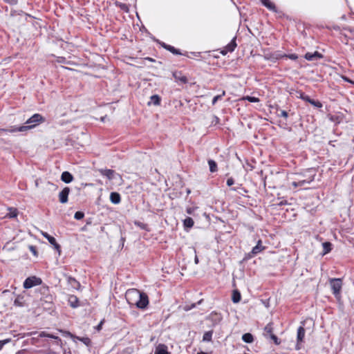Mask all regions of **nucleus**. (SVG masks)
I'll list each match as a JSON object with an SVG mask.
<instances>
[{
  "instance_id": "55",
  "label": "nucleus",
  "mask_w": 354,
  "mask_h": 354,
  "mask_svg": "<svg viewBox=\"0 0 354 354\" xmlns=\"http://www.w3.org/2000/svg\"><path fill=\"white\" fill-rule=\"evenodd\" d=\"M102 322H101L99 325L97 326V329H100L102 326Z\"/></svg>"
},
{
  "instance_id": "42",
  "label": "nucleus",
  "mask_w": 354,
  "mask_h": 354,
  "mask_svg": "<svg viewBox=\"0 0 354 354\" xmlns=\"http://www.w3.org/2000/svg\"><path fill=\"white\" fill-rule=\"evenodd\" d=\"M234 180L232 178H230L227 180V185L228 186H232V185H234Z\"/></svg>"
},
{
  "instance_id": "35",
  "label": "nucleus",
  "mask_w": 354,
  "mask_h": 354,
  "mask_svg": "<svg viewBox=\"0 0 354 354\" xmlns=\"http://www.w3.org/2000/svg\"><path fill=\"white\" fill-rule=\"evenodd\" d=\"M84 216V214L82 212H76L74 215V218L77 220H81Z\"/></svg>"
},
{
  "instance_id": "39",
  "label": "nucleus",
  "mask_w": 354,
  "mask_h": 354,
  "mask_svg": "<svg viewBox=\"0 0 354 354\" xmlns=\"http://www.w3.org/2000/svg\"><path fill=\"white\" fill-rule=\"evenodd\" d=\"M80 340L85 344L86 345H88L91 342V340L88 337H83V338H81Z\"/></svg>"
},
{
  "instance_id": "5",
  "label": "nucleus",
  "mask_w": 354,
  "mask_h": 354,
  "mask_svg": "<svg viewBox=\"0 0 354 354\" xmlns=\"http://www.w3.org/2000/svg\"><path fill=\"white\" fill-rule=\"evenodd\" d=\"M41 279L36 277H28L24 282V288L26 289L30 288L33 286L40 285Z\"/></svg>"
},
{
  "instance_id": "45",
  "label": "nucleus",
  "mask_w": 354,
  "mask_h": 354,
  "mask_svg": "<svg viewBox=\"0 0 354 354\" xmlns=\"http://www.w3.org/2000/svg\"><path fill=\"white\" fill-rule=\"evenodd\" d=\"M194 210V208H193V207H188V208H187L186 212H187V214H192L193 213Z\"/></svg>"
},
{
  "instance_id": "26",
  "label": "nucleus",
  "mask_w": 354,
  "mask_h": 354,
  "mask_svg": "<svg viewBox=\"0 0 354 354\" xmlns=\"http://www.w3.org/2000/svg\"><path fill=\"white\" fill-rule=\"evenodd\" d=\"M208 165L209 167V171L212 173L216 172L217 171V164L216 162L213 160H208Z\"/></svg>"
},
{
  "instance_id": "49",
  "label": "nucleus",
  "mask_w": 354,
  "mask_h": 354,
  "mask_svg": "<svg viewBox=\"0 0 354 354\" xmlns=\"http://www.w3.org/2000/svg\"><path fill=\"white\" fill-rule=\"evenodd\" d=\"M30 250L33 252L34 254H36V251L33 246H30Z\"/></svg>"
},
{
  "instance_id": "21",
  "label": "nucleus",
  "mask_w": 354,
  "mask_h": 354,
  "mask_svg": "<svg viewBox=\"0 0 354 354\" xmlns=\"http://www.w3.org/2000/svg\"><path fill=\"white\" fill-rule=\"evenodd\" d=\"M273 334V326L272 323H268L264 328V335H269L270 337Z\"/></svg>"
},
{
  "instance_id": "8",
  "label": "nucleus",
  "mask_w": 354,
  "mask_h": 354,
  "mask_svg": "<svg viewBox=\"0 0 354 354\" xmlns=\"http://www.w3.org/2000/svg\"><path fill=\"white\" fill-rule=\"evenodd\" d=\"M70 193L69 187H64L59 194V200L62 203H66L68 201V196Z\"/></svg>"
},
{
  "instance_id": "37",
  "label": "nucleus",
  "mask_w": 354,
  "mask_h": 354,
  "mask_svg": "<svg viewBox=\"0 0 354 354\" xmlns=\"http://www.w3.org/2000/svg\"><path fill=\"white\" fill-rule=\"evenodd\" d=\"M278 116L283 117L285 119H286L288 117V112L286 111L280 110L279 111V113L278 114Z\"/></svg>"
},
{
  "instance_id": "17",
  "label": "nucleus",
  "mask_w": 354,
  "mask_h": 354,
  "mask_svg": "<svg viewBox=\"0 0 354 354\" xmlns=\"http://www.w3.org/2000/svg\"><path fill=\"white\" fill-rule=\"evenodd\" d=\"M61 179L66 183H69L73 180V175L68 171H64L62 174Z\"/></svg>"
},
{
  "instance_id": "38",
  "label": "nucleus",
  "mask_w": 354,
  "mask_h": 354,
  "mask_svg": "<svg viewBox=\"0 0 354 354\" xmlns=\"http://www.w3.org/2000/svg\"><path fill=\"white\" fill-rule=\"evenodd\" d=\"M270 338L274 341L275 344H280L281 342L275 335H272V337Z\"/></svg>"
},
{
  "instance_id": "18",
  "label": "nucleus",
  "mask_w": 354,
  "mask_h": 354,
  "mask_svg": "<svg viewBox=\"0 0 354 354\" xmlns=\"http://www.w3.org/2000/svg\"><path fill=\"white\" fill-rule=\"evenodd\" d=\"M31 127H26V125H23L19 127H12L10 129L6 130V131H9L10 133L17 132V131H25L28 129H30Z\"/></svg>"
},
{
  "instance_id": "32",
  "label": "nucleus",
  "mask_w": 354,
  "mask_h": 354,
  "mask_svg": "<svg viewBox=\"0 0 354 354\" xmlns=\"http://www.w3.org/2000/svg\"><path fill=\"white\" fill-rule=\"evenodd\" d=\"M166 49L167 50H169V52L172 53L174 55H181L180 52L179 51V50L175 48L174 46H168L166 47Z\"/></svg>"
},
{
  "instance_id": "36",
  "label": "nucleus",
  "mask_w": 354,
  "mask_h": 354,
  "mask_svg": "<svg viewBox=\"0 0 354 354\" xmlns=\"http://www.w3.org/2000/svg\"><path fill=\"white\" fill-rule=\"evenodd\" d=\"M134 224L140 227L141 229L142 230H146L147 229V225L144 223H142V222H140V221H135L134 222Z\"/></svg>"
},
{
  "instance_id": "59",
  "label": "nucleus",
  "mask_w": 354,
  "mask_h": 354,
  "mask_svg": "<svg viewBox=\"0 0 354 354\" xmlns=\"http://www.w3.org/2000/svg\"><path fill=\"white\" fill-rule=\"evenodd\" d=\"M37 332H32V333H30V335L37 334Z\"/></svg>"
},
{
  "instance_id": "30",
  "label": "nucleus",
  "mask_w": 354,
  "mask_h": 354,
  "mask_svg": "<svg viewBox=\"0 0 354 354\" xmlns=\"http://www.w3.org/2000/svg\"><path fill=\"white\" fill-rule=\"evenodd\" d=\"M282 57H288L292 60H296L298 58V56L296 54H289V55H279L278 57H277V59L278 58H282Z\"/></svg>"
},
{
  "instance_id": "2",
  "label": "nucleus",
  "mask_w": 354,
  "mask_h": 354,
  "mask_svg": "<svg viewBox=\"0 0 354 354\" xmlns=\"http://www.w3.org/2000/svg\"><path fill=\"white\" fill-rule=\"evenodd\" d=\"M315 174H312V171L308 170L304 173L297 174L294 180L290 183L292 188L304 187L312 183L315 179Z\"/></svg>"
},
{
  "instance_id": "28",
  "label": "nucleus",
  "mask_w": 354,
  "mask_h": 354,
  "mask_svg": "<svg viewBox=\"0 0 354 354\" xmlns=\"http://www.w3.org/2000/svg\"><path fill=\"white\" fill-rule=\"evenodd\" d=\"M213 332L212 330L207 331L204 333L203 340L204 342H210L212 338Z\"/></svg>"
},
{
  "instance_id": "44",
  "label": "nucleus",
  "mask_w": 354,
  "mask_h": 354,
  "mask_svg": "<svg viewBox=\"0 0 354 354\" xmlns=\"http://www.w3.org/2000/svg\"><path fill=\"white\" fill-rule=\"evenodd\" d=\"M218 122H219V119H218V118L217 116H215V115H214V116H213V120H212V124H213V123L218 124Z\"/></svg>"
},
{
  "instance_id": "22",
  "label": "nucleus",
  "mask_w": 354,
  "mask_h": 354,
  "mask_svg": "<svg viewBox=\"0 0 354 354\" xmlns=\"http://www.w3.org/2000/svg\"><path fill=\"white\" fill-rule=\"evenodd\" d=\"M262 4L272 11H276L275 5L270 0H261Z\"/></svg>"
},
{
  "instance_id": "20",
  "label": "nucleus",
  "mask_w": 354,
  "mask_h": 354,
  "mask_svg": "<svg viewBox=\"0 0 354 354\" xmlns=\"http://www.w3.org/2000/svg\"><path fill=\"white\" fill-rule=\"evenodd\" d=\"M68 303L72 308H77L79 306V300L75 295H71L69 297Z\"/></svg>"
},
{
  "instance_id": "19",
  "label": "nucleus",
  "mask_w": 354,
  "mask_h": 354,
  "mask_svg": "<svg viewBox=\"0 0 354 354\" xmlns=\"http://www.w3.org/2000/svg\"><path fill=\"white\" fill-rule=\"evenodd\" d=\"M154 354H169L167 348L165 344H159L155 351Z\"/></svg>"
},
{
  "instance_id": "11",
  "label": "nucleus",
  "mask_w": 354,
  "mask_h": 354,
  "mask_svg": "<svg viewBox=\"0 0 354 354\" xmlns=\"http://www.w3.org/2000/svg\"><path fill=\"white\" fill-rule=\"evenodd\" d=\"M173 77L176 82H180L182 84H186L188 82L187 77L183 75L181 72H174L173 73Z\"/></svg>"
},
{
  "instance_id": "40",
  "label": "nucleus",
  "mask_w": 354,
  "mask_h": 354,
  "mask_svg": "<svg viewBox=\"0 0 354 354\" xmlns=\"http://www.w3.org/2000/svg\"><path fill=\"white\" fill-rule=\"evenodd\" d=\"M221 96H222V95H216V96H214V98H213V100H212V104L213 105H214V104L216 103V102H217L219 99H221Z\"/></svg>"
},
{
  "instance_id": "43",
  "label": "nucleus",
  "mask_w": 354,
  "mask_h": 354,
  "mask_svg": "<svg viewBox=\"0 0 354 354\" xmlns=\"http://www.w3.org/2000/svg\"><path fill=\"white\" fill-rule=\"evenodd\" d=\"M342 78L345 81V82H349V83H351V84H354V81L350 80L349 78H348L346 76H342Z\"/></svg>"
},
{
  "instance_id": "10",
  "label": "nucleus",
  "mask_w": 354,
  "mask_h": 354,
  "mask_svg": "<svg viewBox=\"0 0 354 354\" xmlns=\"http://www.w3.org/2000/svg\"><path fill=\"white\" fill-rule=\"evenodd\" d=\"M236 46L235 38H234L221 51L223 55H226L228 52H233Z\"/></svg>"
},
{
  "instance_id": "27",
  "label": "nucleus",
  "mask_w": 354,
  "mask_h": 354,
  "mask_svg": "<svg viewBox=\"0 0 354 354\" xmlns=\"http://www.w3.org/2000/svg\"><path fill=\"white\" fill-rule=\"evenodd\" d=\"M183 224L185 227L190 228L193 227L194 222L191 217H187L183 221Z\"/></svg>"
},
{
  "instance_id": "14",
  "label": "nucleus",
  "mask_w": 354,
  "mask_h": 354,
  "mask_svg": "<svg viewBox=\"0 0 354 354\" xmlns=\"http://www.w3.org/2000/svg\"><path fill=\"white\" fill-rule=\"evenodd\" d=\"M100 173L104 176H106L108 179L111 180L113 178V175L115 174V171L112 169H100Z\"/></svg>"
},
{
  "instance_id": "34",
  "label": "nucleus",
  "mask_w": 354,
  "mask_h": 354,
  "mask_svg": "<svg viewBox=\"0 0 354 354\" xmlns=\"http://www.w3.org/2000/svg\"><path fill=\"white\" fill-rule=\"evenodd\" d=\"M310 104L317 108L322 107V104L319 101H317V100H311V101L310 102Z\"/></svg>"
},
{
  "instance_id": "6",
  "label": "nucleus",
  "mask_w": 354,
  "mask_h": 354,
  "mask_svg": "<svg viewBox=\"0 0 354 354\" xmlns=\"http://www.w3.org/2000/svg\"><path fill=\"white\" fill-rule=\"evenodd\" d=\"M41 234L48 241V242L54 247V248L58 252L59 254L61 253V247L56 241V239L49 235L47 232H41Z\"/></svg>"
},
{
  "instance_id": "50",
  "label": "nucleus",
  "mask_w": 354,
  "mask_h": 354,
  "mask_svg": "<svg viewBox=\"0 0 354 354\" xmlns=\"http://www.w3.org/2000/svg\"><path fill=\"white\" fill-rule=\"evenodd\" d=\"M306 94H304V93H301L300 94V97H300L301 100H304V97H305V96H306Z\"/></svg>"
},
{
  "instance_id": "7",
  "label": "nucleus",
  "mask_w": 354,
  "mask_h": 354,
  "mask_svg": "<svg viewBox=\"0 0 354 354\" xmlns=\"http://www.w3.org/2000/svg\"><path fill=\"white\" fill-rule=\"evenodd\" d=\"M305 329L303 326H299L297 329V345L296 349L299 350L300 348L299 344L303 342V340L305 337Z\"/></svg>"
},
{
  "instance_id": "53",
  "label": "nucleus",
  "mask_w": 354,
  "mask_h": 354,
  "mask_svg": "<svg viewBox=\"0 0 354 354\" xmlns=\"http://www.w3.org/2000/svg\"><path fill=\"white\" fill-rule=\"evenodd\" d=\"M45 354H56V353L52 351H50L46 352Z\"/></svg>"
},
{
  "instance_id": "12",
  "label": "nucleus",
  "mask_w": 354,
  "mask_h": 354,
  "mask_svg": "<svg viewBox=\"0 0 354 354\" xmlns=\"http://www.w3.org/2000/svg\"><path fill=\"white\" fill-rule=\"evenodd\" d=\"M39 337H49V338H51V339H54L55 340H57V344L59 345H61L62 344V339L58 337V336H55L54 335H52V334H50V333H48L46 331H41L39 333V335H38Z\"/></svg>"
},
{
  "instance_id": "48",
  "label": "nucleus",
  "mask_w": 354,
  "mask_h": 354,
  "mask_svg": "<svg viewBox=\"0 0 354 354\" xmlns=\"http://www.w3.org/2000/svg\"><path fill=\"white\" fill-rule=\"evenodd\" d=\"M14 303H15V305H16V306H21V302L19 301V299H18V298H17V299L15 300V302H14Z\"/></svg>"
},
{
  "instance_id": "24",
  "label": "nucleus",
  "mask_w": 354,
  "mask_h": 354,
  "mask_svg": "<svg viewBox=\"0 0 354 354\" xmlns=\"http://www.w3.org/2000/svg\"><path fill=\"white\" fill-rule=\"evenodd\" d=\"M242 339L244 342L250 344L254 342V337L251 333H247L243 335Z\"/></svg>"
},
{
  "instance_id": "23",
  "label": "nucleus",
  "mask_w": 354,
  "mask_h": 354,
  "mask_svg": "<svg viewBox=\"0 0 354 354\" xmlns=\"http://www.w3.org/2000/svg\"><path fill=\"white\" fill-rule=\"evenodd\" d=\"M323 252L322 255H325L329 253L332 250V244L330 242H324L322 243Z\"/></svg>"
},
{
  "instance_id": "4",
  "label": "nucleus",
  "mask_w": 354,
  "mask_h": 354,
  "mask_svg": "<svg viewBox=\"0 0 354 354\" xmlns=\"http://www.w3.org/2000/svg\"><path fill=\"white\" fill-rule=\"evenodd\" d=\"M44 120L45 119L41 115L35 113L26 120V124H28L26 127H31V129L34 128L39 123L44 122Z\"/></svg>"
},
{
  "instance_id": "3",
  "label": "nucleus",
  "mask_w": 354,
  "mask_h": 354,
  "mask_svg": "<svg viewBox=\"0 0 354 354\" xmlns=\"http://www.w3.org/2000/svg\"><path fill=\"white\" fill-rule=\"evenodd\" d=\"M330 285L333 295L337 297L340 295L342 287V281L339 278L330 279Z\"/></svg>"
},
{
  "instance_id": "16",
  "label": "nucleus",
  "mask_w": 354,
  "mask_h": 354,
  "mask_svg": "<svg viewBox=\"0 0 354 354\" xmlns=\"http://www.w3.org/2000/svg\"><path fill=\"white\" fill-rule=\"evenodd\" d=\"M67 281L68 283L75 290H78L80 287V283L75 278L72 277H68Z\"/></svg>"
},
{
  "instance_id": "1",
  "label": "nucleus",
  "mask_w": 354,
  "mask_h": 354,
  "mask_svg": "<svg viewBox=\"0 0 354 354\" xmlns=\"http://www.w3.org/2000/svg\"><path fill=\"white\" fill-rule=\"evenodd\" d=\"M125 298L131 306H136L140 309H145L149 304V298L147 294L141 292L136 288L127 290Z\"/></svg>"
},
{
  "instance_id": "57",
  "label": "nucleus",
  "mask_w": 354,
  "mask_h": 354,
  "mask_svg": "<svg viewBox=\"0 0 354 354\" xmlns=\"http://www.w3.org/2000/svg\"><path fill=\"white\" fill-rule=\"evenodd\" d=\"M32 341H37V339L36 337H32Z\"/></svg>"
},
{
  "instance_id": "15",
  "label": "nucleus",
  "mask_w": 354,
  "mask_h": 354,
  "mask_svg": "<svg viewBox=\"0 0 354 354\" xmlns=\"http://www.w3.org/2000/svg\"><path fill=\"white\" fill-rule=\"evenodd\" d=\"M110 201L113 204H119L121 201V196L118 192H111L110 194Z\"/></svg>"
},
{
  "instance_id": "33",
  "label": "nucleus",
  "mask_w": 354,
  "mask_h": 354,
  "mask_svg": "<svg viewBox=\"0 0 354 354\" xmlns=\"http://www.w3.org/2000/svg\"><path fill=\"white\" fill-rule=\"evenodd\" d=\"M243 100H248V102H259V99L258 97H253V96H249V95L244 97Z\"/></svg>"
},
{
  "instance_id": "51",
  "label": "nucleus",
  "mask_w": 354,
  "mask_h": 354,
  "mask_svg": "<svg viewBox=\"0 0 354 354\" xmlns=\"http://www.w3.org/2000/svg\"><path fill=\"white\" fill-rule=\"evenodd\" d=\"M194 261H195V263H198V258L197 256L195 257V259H194Z\"/></svg>"
},
{
  "instance_id": "54",
  "label": "nucleus",
  "mask_w": 354,
  "mask_h": 354,
  "mask_svg": "<svg viewBox=\"0 0 354 354\" xmlns=\"http://www.w3.org/2000/svg\"><path fill=\"white\" fill-rule=\"evenodd\" d=\"M4 344H5V342L0 341V349L3 347Z\"/></svg>"
},
{
  "instance_id": "56",
  "label": "nucleus",
  "mask_w": 354,
  "mask_h": 354,
  "mask_svg": "<svg viewBox=\"0 0 354 354\" xmlns=\"http://www.w3.org/2000/svg\"><path fill=\"white\" fill-rule=\"evenodd\" d=\"M284 204H286V201H284V202H283V201H281V202H280V203H279V205H284Z\"/></svg>"
},
{
  "instance_id": "25",
  "label": "nucleus",
  "mask_w": 354,
  "mask_h": 354,
  "mask_svg": "<svg viewBox=\"0 0 354 354\" xmlns=\"http://www.w3.org/2000/svg\"><path fill=\"white\" fill-rule=\"evenodd\" d=\"M241 299V296L240 292L238 290H234L232 292V301L234 303H238L240 301Z\"/></svg>"
},
{
  "instance_id": "41",
  "label": "nucleus",
  "mask_w": 354,
  "mask_h": 354,
  "mask_svg": "<svg viewBox=\"0 0 354 354\" xmlns=\"http://www.w3.org/2000/svg\"><path fill=\"white\" fill-rule=\"evenodd\" d=\"M4 1L10 5H15L17 3V0H4Z\"/></svg>"
},
{
  "instance_id": "31",
  "label": "nucleus",
  "mask_w": 354,
  "mask_h": 354,
  "mask_svg": "<svg viewBox=\"0 0 354 354\" xmlns=\"http://www.w3.org/2000/svg\"><path fill=\"white\" fill-rule=\"evenodd\" d=\"M151 102L154 105H159L160 103V97L158 95H153L151 97Z\"/></svg>"
},
{
  "instance_id": "9",
  "label": "nucleus",
  "mask_w": 354,
  "mask_h": 354,
  "mask_svg": "<svg viewBox=\"0 0 354 354\" xmlns=\"http://www.w3.org/2000/svg\"><path fill=\"white\" fill-rule=\"evenodd\" d=\"M304 57L308 61H316L322 58V55L317 51H315L314 53H306Z\"/></svg>"
},
{
  "instance_id": "58",
  "label": "nucleus",
  "mask_w": 354,
  "mask_h": 354,
  "mask_svg": "<svg viewBox=\"0 0 354 354\" xmlns=\"http://www.w3.org/2000/svg\"><path fill=\"white\" fill-rule=\"evenodd\" d=\"M197 354H207V353H205V352L201 351V352H200V353H198Z\"/></svg>"
},
{
  "instance_id": "46",
  "label": "nucleus",
  "mask_w": 354,
  "mask_h": 354,
  "mask_svg": "<svg viewBox=\"0 0 354 354\" xmlns=\"http://www.w3.org/2000/svg\"><path fill=\"white\" fill-rule=\"evenodd\" d=\"M60 332H62L66 336H71V337H72V334L70 332H68V331L60 330Z\"/></svg>"
},
{
  "instance_id": "52",
  "label": "nucleus",
  "mask_w": 354,
  "mask_h": 354,
  "mask_svg": "<svg viewBox=\"0 0 354 354\" xmlns=\"http://www.w3.org/2000/svg\"><path fill=\"white\" fill-rule=\"evenodd\" d=\"M161 46L166 49V47L168 46V44H166L165 43H162Z\"/></svg>"
},
{
  "instance_id": "29",
  "label": "nucleus",
  "mask_w": 354,
  "mask_h": 354,
  "mask_svg": "<svg viewBox=\"0 0 354 354\" xmlns=\"http://www.w3.org/2000/svg\"><path fill=\"white\" fill-rule=\"evenodd\" d=\"M18 214L17 209L15 208H9V212L7 214L6 216L9 218H15Z\"/></svg>"
},
{
  "instance_id": "47",
  "label": "nucleus",
  "mask_w": 354,
  "mask_h": 354,
  "mask_svg": "<svg viewBox=\"0 0 354 354\" xmlns=\"http://www.w3.org/2000/svg\"><path fill=\"white\" fill-rule=\"evenodd\" d=\"M311 100L312 99L307 95L305 96V97H304V100L309 103L311 101Z\"/></svg>"
},
{
  "instance_id": "13",
  "label": "nucleus",
  "mask_w": 354,
  "mask_h": 354,
  "mask_svg": "<svg viewBox=\"0 0 354 354\" xmlns=\"http://www.w3.org/2000/svg\"><path fill=\"white\" fill-rule=\"evenodd\" d=\"M261 243L262 241L259 240L257 244L252 248L251 253L253 256L257 255L265 249V247H263Z\"/></svg>"
}]
</instances>
